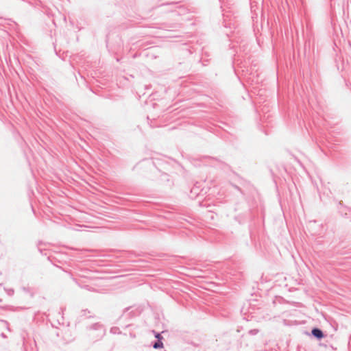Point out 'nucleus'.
<instances>
[{
  "instance_id": "7ed1b4c3",
  "label": "nucleus",
  "mask_w": 351,
  "mask_h": 351,
  "mask_svg": "<svg viewBox=\"0 0 351 351\" xmlns=\"http://www.w3.org/2000/svg\"><path fill=\"white\" fill-rule=\"evenodd\" d=\"M186 12H187L186 9L184 7L180 6V7L178 8V10L172 12V16L173 18H176V16L184 15Z\"/></svg>"
},
{
  "instance_id": "4468645a",
  "label": "nucleus",
  "mask_w": 351,
  "mask_h": 351,
  "mask_svg": "<svg viewBox=\"0 0 351 351\" xmlns=\"http://www.w3.org/2000/svg\"><path fill=\"white\" fill-rule=\"evenodd\" d=\"M2 322H3L4 324H5L6 325H8V322H7V321L2 320Z\"/></svg>"
},
{
  "instance_id": "20e7f679",
  "label": "nucleus",
  "mask_w": 351,
  "mask_h": 351,
  "mask_svg": "<svg viewBox=\"0 0 351 351\" xmlns=\"http://www.w3.org/2000/svg\"><path fill=\"white\" fill-rule=\"evenodd\" d=\"M182 25V23L178 22L176 23H166L165 24V28L167 30H173L174 29L180 28Z\"/></svg>"
},
{
  "instance_id": "f03ea898",
  "label": "nucleus",
  "mask_w": 351,
  "mask_h": 351,
  "mask_svg": "<svg viewBox=\"0 0 351 351\" xmlns=\"http://www.w3.org/2000/svg\"><path fill=\"white\" fill-rule=\"evenodd\" d=\"M311 335L317 340H321L324 337L323 331L319 328H313L311 330Z\"/></svg>"
},
{
  "instance_id": "1a4fd4ad",
  "label": "nucleus",
  "mask_w": 351,
  "mask_h": 351,
  "mask_svg": "<svg viewBox=\"0 0 351 351\" xmlns=\"http://www.w3.org/2000/svg\"><path fill=\"white\" fill-rule=\"evenodd\" d=\"M258 332L259 330L258 329H252L249 331V334L251 335H255L258 334Z\"/></svg>"
},
{
  "instance_id": "9d476101",
  "label": "nucleus",
  "mask_w": 351,
  "mask_h": 351,
  "mask_svg": "<svg viewBox=\"0 0 351 351\" xmlns=\"http://www.w3.org/2000/svg\"><path fill=\"white\" fill-rule=\"evenodd\" d=\"M110 332L112 333H119V328L117 327H113L110 329Z\"/></svg>"
},
{
  "instance_id": "423d86ee",
  "label": "nucleus",
  "mask_w": 351,
  "mask_h": 351,
  "mask_svg": "<svg viewBox=\"0 0 351 351\" xmlns=\"http://www.w3.org/2000/svg\"><path fill=\"white\" fill-rule=\"evenodd\" d=\"M162 347H163V343L162 342V340H160V339H159L158 340H156L153 344V348L155 349H159Z\"/></svg>"
},
{
  "instance_id": "6e6552de",
  "label": "nucleus",
  "mask_w": 351,
  "mask_h": 351,
  "mask_svg": "<svg viewBox=\"0 0 351 351\" xmlns=\"http://www.w3.org/2000/svg\"><path fill=\"white\" fill-rule=\"evenodd\" d=\"M5 291H6L7 294L9 295H12L14 293V291L13 289H5Z\"/></svg>"
},
{
  "instance_id": "9b49d317",
  "label": "nucleus",
  "mask_w": 351,
  "mask_h": 351,
  "mask_svg": "<svg viewBox=\"0 0 351 351\" xmlns=\"http://www.w3.org/2000/svg\"><path fill=\"white\" fill-rule=\"evenodd\" d=\"M155 337L157 339V340H158L159 339H160V340L162 339V335L160 333H158V332H156L155 334Z\"/></svg>"
},
{
  "instance_id": "39448f33",
  "label": "nucleus",
  "mask_w": 351,
  "mask_h": 351,
  "mask_svg": "<svg viewBox=\"0 0 351 351\" xmlns=\"http://www.w3.org/2000/svg\"><path fill=\"white\" fill-rule=\"evenodd\" d=\"M1 308L8 309L9 311H19L21 310L25 309L23 307L18 306V307H14V306H4L1 307Z\"/></svg>"
},
{
  "instance_id": "2eb2a0df",
  "label": "nucleus",
  "mask_w": 351,
  "mask_h": 351,
  "mask_svg": "<svg viewBox=\"0 0 351 351\" xmlns=\"http://www.w3.org/2000/svg\"><path fill=\"white\" fill-rule=\"evenodd\" d=\"M128 309H129V308H125L124 311H128Z\"/></svg>"
},
{
  "instance_id": "f257e3e1",
  "label": "nucleus",
  "mask_w": 351,
  "mask_h": 351,
  "mask_svg": "<svg viewBox=\"0 0 351 351\" xmlns=\"http://www.w3.org/2000/svg\"><path fill=\"white\" fill-rule=\"evenodd\" d=\"M105 328L100 323H95L88 327V335L93 339L97 340L105 335Z\"/></svg>"
},
{
  "instance_id": "ddd939ff",
  "label": "nucleus",
  "mask_w": 351,
  "mask_h": 351,
  "mask_svg": "<svg viewBox=\"0 0 351 351\" xmlns=\"http://www.w3.org/2000/svg\"><path fill=\"white\" fill-rule=\"evenodd\" d=\"M174 5V3H162L161 5V6H164V5Z\"/></svg>"
},
{
  "instance_id": "0eeeda50",
  "label": "nucleus",
  "mask_w": 351,
  "mask_h": 351,
  "mask_svg": "<svg viewBox=\"0 0 351 351\" xmlns=\"http://www.w3.org/2000/svg\"><path fill=\"white\" fill-rule=\"evenodd\" d=\"M90 312L88 309H84L81 311V316L86 317H91L92 315H88V314H90Z\"/></svg>"
},
{
  "instance_id": "f3484780",
  "label": "nucleus",
  "mask_w": 351,
  "mask_h": 351,
  "mask_svg": "<svg viewBox=\"0 0 351 351\" xmlns=\"http://www.w3.org/2000/svg\"><path fill=\"white\" fill-rule=\"evenodd\" d=\"M1 285V284H0V286Z\"/></svg>"
},
{
  "instance_id": "f8f14e48",
  "label": "nucleus",
  "mask_w": 351,
  "mask_h": 351,
  "mask_svg": "<svg viewBox=\"0 0 351 351\" xmlns=\"http://www.w3.org/2000/svg\"><path fill=\"white\" fill-rule=\"evenodd\" d=\"M23 346L24 348L26 349L27 342V340L25 339V337H23Z\"/></svg>"
},
{
  "instance_id": "dca6fc26",
  "label": "nucleus",
  "mask_w": 351,
  "mask_h": 351,
  "mask_svg": "<svg viewBox=\"0 0 351 351\" xmlns=\"http://www.w3.org/2000/svg\"><path fill=\"white\" fill-rule=\"evenodd\" d=\"M2 302V300H1V299H0V302Z\"/></svg>"
}]
</instances>
